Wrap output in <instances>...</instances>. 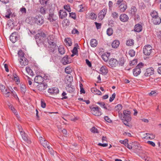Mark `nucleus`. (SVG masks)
I'll return each instance as SVG.
<instances>
[{
  "label": "nucleus",
  "instance_id": "nucleus-1",
  "mask_svg": "<svg viewBox=\"0 0 161 161\" xmlns=\"http://www.w3.org/2000/svg\"><path fill=\"white\" fill-rule=\"evenodd\" d=\"M47 41L49 45V51L53 53H54L55 50L57 49L58 47L56 44V39L53 35H50L47 37Z\"/></svg>",
  "mask_w": 161,
  "mask_h": 161
},
{
  "label": "nucleus",
  "instance_id": "nucleus-2",
  "mask_svg": "<svg viewBox=\"0 0 161 161\" xmlns=\"http://www.w3.org/2000/svg\"><path fill=\"white\" fill-rule=\"evenodd\" d=\"M123 115L121 117V119L125 125L130 127L131 125L129 122L131 120L130 112L128 110H125L123 111Z\"/></svg>",
  "mask_w": 161,
  "mask_h": 161
},
{
  "label": "nucleus",
  "instance_id": "nucleus-3",
  "mask_svg": "<svg viewBox=\"0 0 161 161\" xmlns=\"http://www.w3.org/2000/svg\"><path fill=\"white\" fill-rule=\"evenodd\" d=\"M35 38L37 44L39 46V44L43 43L46 39L45 35L44 33H38L36 35Z\"/></svg>",
  "mask_w": 161,
  "mask_h": 161
},
{
  "label": "nucleus",
  "instance_id": "nucleus-4",
  "mask_svg": "<svg viewBox=\"0 0 161 161\" xmlns=\"http://www.w3.org/2000/svg\"><path fill=\"white\" fill-rule=\"evenodd\" d=\"M34 22L37 25H41L44 23L43 17L40 14L36 15L33 19Z\"/></svg>",
  "mask_w": 161,
  "mask_h": 161
},
{
  "label": "nucleus",
  "instance_id": "nucleus-5",
  "mask_svg": "<svg viewBox=\"0 0 161 161\" xmlns=\"http://www.w3.org/2000/svg\"><path fill=\"white\" fill-rule=\"evenodd\" d=\"M143 67V64L142 63H139L133 70V74L136 76H137L141 72V69Z\"/></svg>",
  "mask_w": 161,
  "mask_h": 161
},
{
  "label": "nucleus",
  "instance_id": "nucleus-6",
  "mask_svg": "<svg viewBox=\"0 0 161 161\" xmlns=\"http://www.w3.org/2000/svg\"><path fill=\"white\" fill-rule=\"evenodd\" d=\"M58 17L57 16L54 14L53 10L51 9L49 10V16L48 18V19L50 22H53L57 19Z\"/></svg>",
  "mask_w": 161,
  "mask_h": 161
},
{
  "label": "nucleus",
  "instance_id": "nucleus-7",
  "mask_svg": "<svg viewBox=\"0 0 161 161\" xmlns=\"http://www.w3.org/2000/svg\"><path fill=\"white\" fill-rule=\"evenodd\" d=\"M144 54L146 55H149L152 52V47L150 45H146L143 48Z\"/></svg>",
  "mask_w": 161,
  "mask_h": 161
},
{
  "label": "nucleus",
  "instance_id": "nucleus-8",
  "mask_svg": "<svg viewBox=\"0 0 161 161\" xmlns=\"http://www.w3.org/2000/svg\"><path fill=\"white\" fill-rule=\"evenodd\" d=\"M0 89L6 97H8L9 96L10 92L9 91V89L5 87L4 85L0 84Z\"/></svg>",
  "mask_w": 161,
  "mask_h": 161
},
{
  "label": "nucleus",
  "instance_id": "nucleus-9",
  "mask_svg": "<svg viewBox=\"0 0 161 161\" xmlns=\"http://www.w3.org/2000/svg\"><path fill=\"white\" fill-rule=\"evenodd\" d=\"M118 61L114 58H111L108 62L109 66L111 68L115 67L118 65Z\"/></svg>",
  "mask_w": 161,
  "mask_h": 161
},
{
  "label": "nucleus",
  "instance_id": "nucleus-10",
  "mask_svg": "<svg viewBox=\"0 0 161 161\" xmlns=\"http://www.w3.org/2000/svg\"><path fill=\"white\" fill-rule=\"evenodd\" d=\"M10 40L13 43H15L18 39L17 32H14L10 36Z\"/></svg>",
  "mask_w": 161,
  "mask_h": 161
},
{
  "label": "nucleus",
  "instance_id": "nucleus-11",
  "mask_svg": "<svg viewBox=\"0 0 161 161\" xmlns=\"http://www.w3.org/2000/svg\"><path fill=\"white\" fill-rule=\"evenodd\" d=\"M38 90L40 91H42L45 90L47 87V84L45 83L39 84L37 86Z\"/></svg>",
  "mask_w": 161,
  "mask_h": 161
},
{
  "label": "nucleus",
  "instance_id": "nucleus-12",
  "mask_svg": "<svg viewBox=\"0 0 161 161\" xmlns=\"http://www.w3.org/2000/svg\"><path fill=\"white\" fill-rule=\"evenodd\" d=\"M48 92L52 95H56L58 93L59 91L58 88L56 87L49 88L48 90Z\"/></svg>",
  "mask_w": 161,
  "mask_h": 161
},
{
  "label": "nucleus",
  "instance_id": "nucleus-13",
  "mask_svg": "<svg viewBox=\"0 0 161 161\" xmlns=\"http://www.w3.org/2000/svg\"><path fill=\"white\" fill-rule=\"evenodd\" d=\"M154 69L153 68H149L147 69L146 71L144 73V75L146 76H150L154 74Z\"/></svg>",
  "mask_w": 161,
  "mask_h": 161
},
{
  "label": "nucleus",
  "instance_id": "nucleus-14",
  "mask_svg": "<svg viewBox=\"0 0 161 161\" xmlns=\"http://www.w3.org/2000/svg\"><path fill=\"white\" fill-rule=\"evenodd\" d=\"M20 134L22 136V139L24 141L29 144H30L31 143V141L28 139L27 135L25 133L24 131L21 132Z\"/></svg>",
  "mask_w": 161,
  "mask_h": 161
},
{
  "label": "nucleus",
  "instance_id": "nucleus-15",
  "mask_svg": "<svg viewBox=\"0 0 161 161\" xmlns=\"http://www.w3.org/2000/svg\"><path fill=\"white\" fill-rule=\"evenodd\" d=\"M119 9L120 11L121 12H124L125 11L127 8V5L125 2L122 3L119 6Z\"/></svg>",
  "mask_w": 161,
  "mask_h": 161
},
{
  "label": "nucleus",
  "instance_id": "nucleus-16",
  "mask_svg": "<svg viewBox=\"0 0 161 161\" xmlns=\"http://www.w3.org/2000/svg\"><path fill=\"white\" fill-rule=\"evenodd\" d=\"M67 15V13L65 10H60L59 12V17L61 19L65 18Z\"/></svg>",
  "mask_w": 161,
  "mask_h": 161
},
{
  "label": "nucleus",
  "instance_id": "nucleus-17",
  "mask_svg": "<svg viewBox=\"0 0 161 161\" xmlns=\"http://www.w3.org/2000/svg\"><path fill=\"white\" fill-rule=\"evenodd\" d=\"M34 81L37 83L40 84L43 81L42 76L41 75L36 76L34 79Z\"/></svg>",
  "mask_w": 161,
  "mask_h": 161
},
{
  "label": "nucleus",
  "instance_id": "nucleus-18",
  "mask_svg": "<svg viewBox=\"0 0 161 161\" xmlns=\"http://www.w3.org/2000/svg\"><path fill=\"white\" fill-rule=\"evenodd\" d=\"M19 60L21 65L25 66L28 64V60L25 57H23L22 58H19Z\"/></svg>",
  "mask_w": 161,
  "mask_h": 161
},
{
  "label": "nucleus",
  "instance_id": "nucleus-19",
  "mask_svg": "<svg viewBox=\"0 0 161 161\" xmlns=\"http://www.w3.org/2000/svg\"><path fill=\"white\" fill-rule=\"evenodd\" d=\"M8 106H9V108L13 112L14 114L16 115V117L17 119H19V117L18 114V113L16 110L15 109L14 107L12 106V105H11L10 103L9 104H8Z\"/></svg>",
  "mask_w": 161,
  "mask_h": 161
},
{
  "label": "nucleus",
  "instance_id": "nucleus-20",
  "mask_svg": "<svg viewBox=\"0 0 161 161\" xmlns=\"http://www.w3.org/2000/svg\"><path fill=\"white\" fill-rule=\"evenodd\" d=\"M129 19V17L125 14H121L119 17L120 20L123 22L127 21Z\"/></svg>",
  "mask_w": 161,
  "mask_h": 161
},
{
  "label": "nucleus",
  "instance_id": "nucleus-21",
  "mask_svg": "<svg viewBox=\"0 0 161 161\" xmlns=\"http://www.w3.org/2000/svg\"><path fill=\"white\" fill-rule=\"evenodd\" d=\"M151 20L152 22L155 25H159L161 22V19L159 17H157L154 19H152Z\"/></svg>",
  "mask_w": 161,
  "mask_h": 161
},
{
  "label": "nucleus",
  "instance_id": "nucleus-22",
  "mask_svg": "<svg viewBox=\"0 0 161 161\" xmlns=\"http://www.w3.org/2000/svg\"><path fill=\"white\" fill-rule=\"evenodd\" d=\"M135 31L137 32H140L142 30V25L140 24H136L134 27Z\"/></svg>",
  "mask_w": 161,
  "mask_h": 161
},
{
  "label": "nucleus",
  "instance_id": "nucleus-23",
  "mask_svg": "<svg viewBox=\"0 0 161 161\" xmlns=\"http://www.w3.org/2000/svg\"><path fill=\"white\" fill-rule=\"evenodd\" d=\"M100 70L102 74L104 75H106L108 72V70L105 66H102L101 67Z\"/></svg>",
  "mask_w": 161,
  "mask_h": 161
},
{
  "label": "nucleus",
  "instance_id": "nucleus-24",
  "mask_svg": "<svg viewBox=\"0 0 161 161\" xmlns=\"http://www.w3.org/2000/svg\"><path fill=\"white\" fill-rule=\"evenodd\" d=\"M137 12V9L135 6H132L130 10V14L132 16L135 15Z\"/></svg>",
  "mask_w": 161,
  "mask_h": 161
},
{
  "label": "nucleus",
  "instance_id": "nucleus-25",
  "mask_svg": "<svg viewBox=\"0 0 161 161\" xmlns=\"http://www.w3.org/2000/svg\"><path fill=\"white\" fill-rule=\"evenodd\" d=\"M119 44V42L118 40L114 41L112 43V47L114 48H117Z\"/></svg>",
  "mask_w": 161,
  "mask_h": 161
},
{
  "label": "nucleus",
  "instance_id": "nucleus-26",
  "mask_svg": "<svg viewBox=\"0 0 161 161\" xmlns=\"http://www.w3.org/2000/svg\"><path fill=\"white\" fill-rule=\"evenodd\" d=\"M109 56V53H104L102 55L101 58L105 62H107Z\"/></svg>",
  "mask_w": 161,
  "mask_h": 161
},
{
  "label": "nucleus",
  "instance_id": "nucleus-27",
  "mask_svg": "<svg viewBox=\"0 0 161 161\" xmlns=\"http://www.w3.org/2000/svg\"><path fill=\"white\" fill-rule=\"evenodd\" d=\"M20 88L22 93L23 95H24L26 90L25 85L20 84Z\"/></svg>",
  "mask_w": 161,
  "mask_h": 161
},
{
  "label": "nucleus",
  "instance_id": "nucleus-28",
  "mask_svg": "<svg viewBox=\"0 0 161 161\" xmlns=\"http://www.w3.org/2000/svg\"><path fill=\"white\" fill-rule=\"evenodd\" d=\"M62 61L64 64L65 65L70 63L68 60V56L66 55L62 59Z\"/></svg>",
  "mask_w": 161,
  "mask_h": 161
},
{
  "label": "nucleus",
  "instance_id": "nucleus-29",
  "mask_svg": "<svg viewBox=\"0 0 161 161\" xmlns=\"http://www.w3.org/2000/svg\"><path fill=\"white\" fill-rule=\"evenodd\" d=\"M68 91L69 92H72L74 91L75 89L74 88L73 86H72L71 84V83L69 84L67 86V88H66Z\"/></svg>",
  "mask_w": 161,
  "mask_h": 161
},
{
  "label": "nucleus",
  "instance_id": "nucleus-30",
  "mask_svg": "<svg viewBox=\"0 0 161 161\" xmlns=\"http://www.w3.org/2000/svg\"><path fill=\"white\" fill-rule=\"evenodd\" d=\"M91 91L92 93L98 95H101L102 94V93L100 91L95 88H92L91 89Z\"/></svg>",
  "mask_w": 161,
  "mask_h": 161
},
{
  "label": "nucleus",
  "instance_id": "nucleus-31",
  "mask_svg": "<svg viewBox=\"0 0 161 161\" xmlns=\"http://www.w3.org/2000/svg\"><path fill=\"white\" fill-rule=\"evenodd\" d=\"M97 44V42L95 39H92L90 41V45L92 47H96Z\"/></svg>",
  "mask_w": 161,
  "mask_h": 161
},
{
  "label": "nucleus",
  "instance_id": "nucleus-32",
  "mask_svg": "<svg viewBox=\"0 0 161 161\" xmlns=\"http://www.w3.org/2000/svg\"><path fill=\"white\" fill-rule=\"evenodd\" d=\"M47 11L46 8L45 7H41L39 9V12L41 14L44 15L46 14Z\"/></svg>",
  "mask_w": 161,
  "mask_h": 161
},
{
  "label": "nucleus",
  "instance_id": "nucleus-33",
  "mask_svg": "<svg viewBox=\"0 0 161 161\" xmlns=\"http://www.w3.org/2000/svg\"><path fill=\"white\" fill-rule=\"evenodd\" d=\"M59 53L62 55L64 54L65 53L64 48L62 46H59L58 47Z\"/></svg>",
  "mask_w": 161,
  "mask_h": 161
},
{
  "label": "nucleus",
  "instance_id": "nucleus-34",
  "mask_svg": "<svg viewBox=\"0 0 161 161\" xmlns=\"http://www.w3.org/2000/svg\"><path fill=\"white\" fill-rule=\"evenodd\" d=\"M150 15L151 16L152 19H154L156 17H159L158 16L157 12L155 11H153L150 13Z\"/></svg>",
  "mask_w": 161,
  "mask_h": 161
},
{
  "label": "nucleus",
  "instance_id": "nucleus-35",
  "mask_svg": "<svg viewBox=\"0 0 161 161\" xmlns=\"http://www.w3.org/2000/svg\"><path fill=\"white\" fill-rule=\"evenodd\" d=\"M119 66H122L124 64L125 62V60L123 57H121L120 58L119 61L118 62Z\"/></svg>",
  "mask_w": 161,
  "mask_h": 161
},
{
  "label": "nucleus",
  "instance_id": "nucleus-36",
  "mask_svg": "<svg viewBox=\"0 0 161 161\" xmlns=\"http://www.w3.org/2000/svg\"><path fill=\"white\" fill-rule=\"evenodd\" d=\"M90 108L92 111H96L97 112H101L100 110L101 108L97 106L96 107H90Z\"/></svg>",
  "mask_w": 161,
  "mask_h": 161
},
{
  "label": "nucleus",
  "instance_id": "nucleus-37",
  "mask_svg": "<svg viewBox=\"0 0 161 161\" xmlns=\"http://www.w3.org/2000/svg\"><path fill=\"white\" fill-rule=\"evenodd\" d=\"M113 32V29L111 28H109L107 30V34L108 36L112 35Z\"/></svg>",
  "mask_w": 161,
  "mask_h": 161
},
{
  "label": "nucleus",
  "instance_id": "nucleus-38",
  "mask_svg": "<svg viewBox=\"0 0 161 161\" xmlns=\"http://www.w3.org/2000/svg\"><path fill=\"white\" fill-rule=\"evenodd\" d=\"M64 42H66V44H68L69 46L72 45V43L71 39L69 38H66L64 40Z\"/></svg>",
  "mask_w": 161,
  "mask_h": 161
},
{
  "label": "nucleus",
  "instance_id": "nucleus-39",
  "mask_svg": "<svg viewBox=\"0 0 161 161\" xmlns=\"http://www.w3.org/2000/svg\"><path fill=\"white\" fill-rule=\"evenodd\" d=\"M41 144L45 148H47L49 146V143L45 140L44 142H42Z\"/></svg>",
  "mask_w": 161,
  "mask_h": 161
},
{
  "label": "nucleus",
  "instance_id": "nucleus-40",
  "mask_svg": "<svg viewBox=\"0 0 161 161\" xmlns=\"http://www.w3.org/2000/svg\"><path fill=\"white\" fill-rule=\"evenodd\" d=\"M12 12L10 9H8L6 13L5 17L7 19H9L10 17Z\"/></svg>",
  "mask_w": 161,
  "mask_h": 161
},
{
  "label": "nucleus",
  "instance_id": "nucleus-41",
  "mask_svg": "<svg viewBox=\"0 0 161 161\" xmlns=\"http://www.w3.org/2000/svg\"><path fill=\"white\" fill-rule=\"evenodd\" d=\"M75 46L76 47H74L73 50H72V53L75 54H78V50L76 48L77 46H78V44L77 43H76L75 44Z\"/></svg>",
  "mask_w": 161,
  "mask_h": 161
},
{
  "label": "nucleus",
  "instance_id": "nucleus-42",
  "mask_svg": "<svg viewBox=\"0 0 161 161\" xmlns=\"http://www.w3.org/2000/svg\"><path fill=\"white\" fill-rule=\"evenodd\" d=\"M147 136L145 137V138L147 139L149 138L151 139H154L155 137L154 135L148 133L146 134Z\"/></svg>",
  "mask_w": 161,
  "mask_h": 161
},
{
  "label": "nucleus",
  "instance_id": "nucleus-43",
  "mask_svg": "<svg viewBox=\"0 0 161 161\" xmlns=\"http://www.w3.org/2000/svg\"><path fill=\"white\" fill-rule=\"evenodd\" d=\"M26 70L28 74L31 75H33V73L32 70L31 69L30 67H26Z\"/></svg>",
  "mask_w": 161,
  "mask_h": 161
},
{
  "label": "nucleus",
  "instance_id": "nucleus-44",
  "mask_svg": "<svg viewBox=\"0 0 161 161\" xmlns=\"http://www.w3.org/2000/svg\"><path fill=\"white\" fill-rule=\"evenodd\" d=\"M97 17V16L93 13H91L90 14V15L89 16V18L90 19H96Z\"/></svg>",
  "mask_w": 161,
  "mask_h": 161
},
{
  "label": "nucleus",
  "instance_id": "nucleus-45",
  "mask_svg": "<svg viewBox=\"0 0 161 161\" xmlns=\"http://www.w3.org/2000/svg\"><path fill=\"white\" fill-rule=\"evenodd\" d=\"M133 41H134L132 39H129L127 41L126 44L128 46H131L134 44Z\"/></svg>",
  "mask_w": 161,
  "mask_h": 161
},
{
  "label": "nucleus",
  "instance_id": "nucleus-46",
  "mask_svg": "<svg viewBox=\"0 0 161 161\" xmlns=\"http://www.w3.org/2000/svg\"><path fill=\"white\" fill-rule=\"evenodd\" d=\"M92 113L94 115L98 116H100L102 114L101 112H97L96 111H92Z\"/></svg>",
  "mask_w": 161,
  "mask_h": 161
},
{
  "label": "nucleus",
  "instance_id": "nucleus-47",
  "mask_svg": "<svg viewBox=\"0 0 161 161\" xmlns=\"http://www.w3.org/2000/svg\"><path fill=\"white\" fill-rule=\"evenodd\" d=\"M14 79L15 81L17 82V83L18 84L20 82L19 77L16 75H14Z\"/></svg>",
  "mask_w": 161,
  "mask_h": 161
},
{
  "label": "nucleus",
  "instance_id": "nucleus-48",
  "mask_svg": "<svg viewBox=\"0 0 161 161\" xmlns=\"http://www.w3.org/2000/svg\"><path fill=\"white\" fill-rule=\"evenodd\" d=\"M65 72L68 74H70L72 71V69L69 67H66L65 69Z\"/></svg>",
  "mask_w": 161,
  "mask_h": 161
},
{
  "label": "nucleus",
  "instance_id": "nucleus-49",
  "mask_svg": "<svg viewBox=\"0 0 161 161\" xmlns=\"http://www.w3.org/2000/svg\"><path fill=\"white\" fill-rule=\"evenodd\" d=\"M18 54L19 57V58H22L23 57H25L24 55V54L22 50H20L18 51Z\"/></svg>",
  "mask_w": 161,
  "mask_h": 161
},
{
  "label": "nucleus",
  "instance_id": "nucleus-50",
  "mask_svg": "<svg viewBox=\"0 0 161 161\" xmlns=\"http://www.w3.org/2000/svg\"><path fill=\"white\" fill-rule=\"evenodd\" d=\"M112 16L113 18L116 19L118 18L119 15L117 12H113L112 14Z\"/></svg>",
  "mask_w": 161,
  "mask_h": 161
},
{
  "label": "nucleus",
  "instance_id": "nucleus-51",
  "mask_svg": "<svg viewBox=\"0 0 161 161\" xmlns=\"http://www.w3.org/2000/svg\"><path fill=\"white\" fill-rule=\"evenodd\" d=\"M48 151L50 153V154L52 155H53L54 152L53 148L49 146L47 148Z\"/></svg>",
  "mask_w": 161,
  "mask_h": 161
},
{
  "label": "nucleus",
  "instance_id": "nucleus-52",
  "mask_svg": "<svg viewBox=\"0 0 161 161\" xmlns=\"http://www.w3.org/2000/svg\"><path fill=\"white\" fill-rule=\"evenodd\" d=\"M129 54L131 57H132L135 56V52L133 50H130L129 51Z\"/></svg>",
  "mask_w": 161,
  "mask_h": 161
},
{
  "label": "nucleus",
  "instance_id": "nucleus-53",
  "mask_svg": "<svg viewBox=\"0 0 161 161\" xmlns=\"http://www.w3.org/2000/svg\"><path fill=\"white\" fill-rule=\"evenodd\" d=\"M64 9L68 11V12H70L71 11V9L69 6L68 5H64Z\"/></svg>",
  "mask_w": 161,
  "mask_h": 161
},
{
  "label": "nucleus",
  "instance_id": "nucleus-54",
  "mask_svg": "<svg viewBox=\"0 0 161 161\" xmlns=\"http://www.w3.org/2000/svg\"><path fill=\"white\" fill-rule=\"evenodd\" d=\"M69 16L74 19H75L76 18V15L75 13H69Z\"/></svg>",
  "mask_w": 161,
  "mask_h": 161
},
{
  "label": "nucleus",
  "instance_id": "nucleus-55",
  "mask_svg": "<svg viewBox=\"0 0 161 161\" xmlns=\"http://www.w3.org/2000/svg\"><path fill=\"white\" fill-rule=\"evenodd\" d=\"M107 12V9L106 8H104L100 12V14H102V15H105Z\"/></svg>",
  "mask_w": 161,
  "mask_h": 161
},
{
  "label": "nucleus",
  "instance_id": "nucleus-56",
  "mask_svg": "<svg viewBox=\"0 0 161 161\" xmlns=\"http://www.w3.org/2000/svg\"><path fill=\"white\" fill-rule=\"evenodd\" d=\"M128 142V140L127 139H125L124 141L120 140L119 142L121 143L124 144L125 146H126V144H127V143Z\"/></svg>",
  "mask_w": 161,
  "mask_h": 161
},
{
  "label": "nucleus",
  "instance_id": "nucleus-57",
  "mask_svg": "<svg viewBox=\"0 0 161 161\" xmlns=\"http://www.w3.org/2000/svg\"><path fill=\"white\" fill-rule=\"evenodd\" d=\"M91 131L92 132L94 133H98L97 129L95 127H92L91 129Z\"/></svg>",
  "mask_w": 161,
  "mask_h": 161
},
{
  "label": "nucleus",
  "instance_id": "nucleus-58",
  "mask_svg": "<svg viewBox=\"0 0 161 161\" xmlns=\"http://www.w3.org/2000/svg\"><path fill=\"white\" fill-rule=\"evenodd\" d=\"M122 106L120 104H119L116 106L115 107V108L116 110H120L122 109Z\"/></svg>",
  "mask_w": 161,
  "mask_h": 161
},
{
  "label": "nucleus",
  "instance_id": "nucleus-59",
  "mask_svg": "<svg viewBox=\"0 0 161 161\" xmlns=\"http://www.w3.org/2000/svg\"><path fill=\"white\" fill-rule=\"evenodd\" d=\"M97 104H99L100 106L102 108H105L106 105L104 102H98Z\"/></svg>",
  "mask_w": 161,
  "mask_h": 161
},
{
  "label": "nucleus",
  "instance_id": "nucleus-60",
  "mask_svg": "<svg viewBox=\"0 0 161 161\" xmlns=\"http://www.w3.org/2000/svg\"><path fill=\"white\" fill-rule=\"evenodd\" d=\"M137 63V60L136 59H134L130 64V66L136 65Z\"/></svg>",
  "mask_w": 161,
  "mask_h": 161
},
{
  "label": "nucleus",
  "instance_id": "nucleus-61",
  "mask_svg": "<svg viewBox=\"0 0 161 161\" xmlns=\"http://www.w3.org/2000/svg\"><path fill=\"white\" fill-rule=\"evenodd\" d=\"M113 6V3L111 1H109L108 2L109 9L110 10H111Z\"/></svg>",
  "mask_w": 161,
  "mask_h": 161
},
{
  "label": "nucleus",
  "instance_id": "nucleus-62",
  "mask_svg": "<svg viewBox=\"0 0 161 161\" xmlns=\"http://www.w3.org/2000/svg\"><path fill=\"white\" fill-rule=\"evenodd\" d=\"M133 147H134L135 149H138L140 150L141 149V147L140 145L138 144H137L136 145H134L133 146Z\"/></svg>",
  "mask_w": 161,
  "mask_h": 161
},
{
  "label": "nucleus",
  "instance_id": "nucleus-63",
  "mask_svg": "<svg viewBox=\"0 0 161 161\" xmlns=\"http://www.w3.org/2000/svg\"><path fill=\"white\" fill-rule=\"evenodd\" d=\"M72 33L73 34H78L79 33V32L75 28H74L72 31Z\"/></svg>",
  "mask_w": 161,
  "mask_h": 161
},
{
  "label": "nucleus",
  "instance_id": "nucleus-64",
  "mask_svg": "<svg viewBox=\"0 0 161 161\" xmlns=\"http://www.w3.org/2000/svg\"><path fill=\"white\" fill-rule=\"evenodd\" d=\"M116 94L115 93H114L111 97L109 98V102H112L115 98Z\"/></svg>",
  "mask_w": 161,
  "mask_h": 161
}]
</instances>
